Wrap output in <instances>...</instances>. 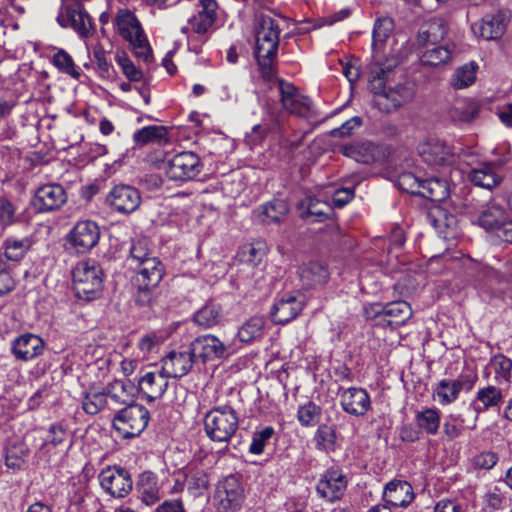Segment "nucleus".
<instances>
[{
    "instance_id": "6e6552de",
    "label": "nucleus",
    "mask_w": 512,
    "mask_h": 512,
    "mask_svg": "<svg viewBox=\"0 0 512 512\" xmlns=\"http://www.w3.org/2000/svg\"><path fill=\"white\" fill-rule=\"evenodd\" d=\"M245 499L244 488L239 479L230 475L217 484L213 503L217 512H238Z\"/></svg>"
},
{
    "instance_id": "c03bdc74",
    "label": "nucleus",
    "mask_w": 512,
    "mask_h": 512,
    "mask_svg": "<svg viewBox=\"0 0 512 512\" xmlns=\"http://www.w3.org/2000/svg\"><path fill=\"white\" fill-rule=\"evenodd\" d=\"M133 140L138 146L150 143L161 144L162 142H167V131L163 126H146L133 134Z\"/></svg>"
},
{
    "instance_id": "aec40b11",
    "label": "nucleus",
    "mask_w": 512,
    "mask_h": 512,
    "mask_svg": "<svg viewBox=\"0 0 512 512\" xmlns=\"http://www.w3.org/2000/svg\"><path fill=\"white\" fill-rule=\"evenodd\" d=\"M504 398V391L500 387L490 384L479 387L469 405L475 414L474 421L482 413L500 409Z\"/></svg>"
},
{
    "instance_id": "69168bd1",
    "label": "nucleus",
    "mask_w": 512,
    "mask_h": 512,
    "mask_svg": "<svg viewBox=\"0 0 512 512\" xmlns=\"http://www.w3.org/2000/svg\"><path fill=\"white\" fill-rule=\"evenodd\" d=\"M449 214H447L446 211L442 209H435L429 213V219L431 221V224L434 226L436 231L439 233L440 236L443 238H449L451 233L445 230L444 228V222Z\"/></svg>"
},
{
    "instance_id": "a878e982",
    "label": "nucleus",
    "mask_w": 512,
    "mask_h": 512,
    "mask_svg": "<svg viewBox=\"0 0 512 512\" xmlns=\"http://www.w3.org/2000/svg\"><path fill=\"white\" fill-rule=\"evenodd\" d=\"M194 359L190 347L184 351H171L162 359L161 369L168 377L180 378L190 372Z\"/></svg>"
},
{
    "instance_id": "c85d7f7f",
    "label": "nucleus",
    "mask_w": 512,
    "mask_h": 512,
    "mask_svg": "<svg viewBox=\"0 0 512 512\" xmlns=\"http://www.w3.org/2000/svg\"><path fill=\"white\" fill-rule=\"evenodd\" d=\"M414 497L411 484L401 480L390 481L383 491V500L393 507H406Z\"/></svg>"
},
{
    "instance_id": "6e6d98bb",
    "label": "nucleus",
    "mask_w": 512,
    "mask_h": 512,
    "mask_svg": "<svg viewBox=\"0 0 512 512\" xmlns=\"http://www.w3.org/2000/svg\"><path fill=\"white\" fill-rule=\"evenodd\" d=\"M150 243L147 238H139L132 242L130 247V260L136 264V266L142 264L146 259L154 258L150 255Z\"/></svg>"
},
{
    "instance_id": "7ed1b4c3",
    "label": "nucleus",
    "mask_w": 512,
    "mask_h": 512,
    "mask_svg": "<svg viewBox=\"0 0 512 512\" xmlns=\"http://www.w3.org/2000/svg\"><path fill=\"white\" fill-rule=\"evenodd\" d=\"M239 428V416L228 404L211 408L204 416V431L213 442L228 443Z\"/></svg>"
},
{
    "instance_id": "39448f33",
    "label": "nucleus",
    "mask_w": 512,
    "mask_h": 512,
    "mask_svg": "<svg viewBox=\"0 0 512 512\" xmlns=\"http://www.w3.org/2000/svg\"><path fill=\"white\" fill-rule=\"evenodd\" d=\"M73 289L78 299L92 301L103 289V271L94 260L80 261L72 271Z\"/></svg>"
},
{
    "instance_id": "dca6fc26",
    "label": "nucleus",
    "mask_w": 512,
    "mask_h": 512,
    "mask_svg": "<svg viewBox=\"0 0 512 512\" xmlns=\"http://www.w3.org/2000/svg\"><path fill=\"white\" fill-rule=\"evenodd\" d=\"M303 297L295 293L277 295L270 311L271 319L276 324H287L294 320L303 310Z\"/></svg>"
},
{
    "instance_id": "de8ad7c7",
    "label": "nucleus",
    "mask_w": 512,
    "mask_h": 512,
    "mask_svg": "<svg viewBox=\"0 0 512 512\" xmlns=\"http://www.w3.org/2000/svg\"><path fill=\"white\" fill-rule=\"evenodd\" d=\"M478 113L476 104L470 100H457L450 110V117L455 122L466 123L475 118Z\"/></svg>"
},
{
    "instance_id": "2eb2a0df",
    "label": "nucleus",
    "mask_w": 512,
    "mask_h": 512,
    "mask_svg": "<svg viewBox=\"0 0 512 512\" xmlns=\"http://www.w3.org/2000/svg\"><path fill=\"white\" fill-rule=\"evenodd\" d=\"M100 239V228L92 220L78 221L67 235L68 243L78 252L86 253L95 247Z\"/></svg>"
},
{
    "instance_id": "c9c22d12",
    "label": "nucleus",
    "mask_w": 512,
    "mask_h": 512,
    "mask_svg": "<svg viewBox=\"0 0 512 512\" xmlns=\"http://www.w3.org/2000/svg\"><path fill=\"white\" fill-rule=\"evenodd\" d=\"M343 153L362 164H373L382 157L380 147L369 141L345 146Z\"/></svg>"
},
{
    "instance_id": "2f4dec72",
    "label": "nucleus",
    "mask_w": 512,
    "mask_h": 512,
    "mask_svg": "<svg viewBox=\"0 0 512 512\" xmlns=\"http://www.w3.org/2000/svg\"><path fill=\"white\" fill-rule=\"evenodd\" d=\"M34 240L31 236L21 239L10 237L7 238L0 248L1 262H7L11 266H15L33 246Z\"/></svg>"
},
{
    "instance_id": "680f3d73",
    "label": "nucleus",
    "mask_w": 512,
    "mask_h": 512,
    "mask_svg": "<svg viewBox=\"0 0 512 512\" xmlns=\"http://www.w3.org/2000/svg\"><path fill=\"white\" fill-rule=\"evenodd\" d=\"M274 429L265 427L261 431L255 432L249 447V452L255 455L263 453L267 441L273 436Z\"/></svg>"
},
{
    "instance_id": "6ab92c4d",
    "label": "nucleus",
    "mask_w": 512,
    "mask_h": 512,
    "mask_svg": "<svg viewBox=\"0 0 512 512\" xmlns=\"http://www.w3.org/2000/svg\"><path fill=\"white\" fill-rule=\"evenodd\" d=\"M106 203L115 211L129 214L138 209L141 203L139 191L129 185H116L106 196Z\"/></svg>"
},
{
    "instance_id": "79ce46f5",
    "label": "nucleus",
    "mask_w": 512,
    "mask_h": 512,
    "mask_svg": "<svg viewBox=\"0 0 512 512\" xmlns=\"http://www.w3.org/2000/svg\"><path fill=\"white\" fill-rule=\"evenodd\" d=\"M265 324V318L262 316L250 317L238 329V339L243 343H250L262 338L265 333Z\"/></svg>"
},
{
    "instance_id": "0e129e2a",
    "label": "nucleus",
    "mask_w": 512,
    "mask_h": 512,
    "mask_svg": "<svg viewBox=\"0 0 512 512\" xmlns=\"http://www.w3.org/2000/svg\"><path fill=\"white\" fill-rule=\"evenodd\" d=\"M28 454V449L25 445L20 444L9 449L6 454V466L12 469H20L24 463V458Z\"/></svg>"
},
{
    "instance_id": "a19ab883",
    "label": "nucleus",
    "mask_w": 512,
    "mask_h": 512,
    "mask_svg": "<svg viewBox=\"0 0 512 512\" xmlns=\"http://www.w3.org/2000/svg\"><path fill=\"white\" fill-rule=\"evenodd\" d=\"M138 491L141 501L149 506L154 505L161 498L156 476L152 472H144L140 475Z\"/></svg>"
},
{
    "instance_id": "49530a36",
    "label": "nucleus",
    "mask_w": 512,
    "mask_h": 512,
    "mask_svg": "<svg viewBox=\"0 0 512 512\" xmlns=\"http://www.w3.org/2000/svg\"><path fill=\"white\" fill-rule=\"evenodd\" d=\"M419 196L434 202H440L448 197V188L446 183L440 179H425Z\"/></svg>"
},
{
    "instance_id": "5701e85b",
    "label": "nucleus",
    "mask_w": 512,
    "mask_h": 512,
    "mask_svg": "<svg viewBox=\"0 0 512 512\" xmlns=\"http://www.w3.org/2000/svg\"><path fill=\"white\" fill-rule=\"evenodd\" d=\"M67 201L65 189L59 184L39 187L33 198V205L39 212H50L62 207Z\"/></svg>"
},
{
    "instance_id": "473e14b6",
    "label": "nucleus",
    "mask_w": 512,
    "mask_h": 512,
    "mask_svg": "<svg viewBox=\"0 0 512 512\" xmlns=\"http://www.w3.org/2000/svg\"><path fill=\"white\" fill-rule=\"evenodd\" d=\"M371 310L375 316L389 317L387 323L395 326L404 325L413 313L406 301H394L384 307L380 304H374L371 306Z\"/></svg>"
},
{
    "instance_id": "b1692460",
    "label": "nucleus",
    "mask_w": 512,
    "mask_h": 512,
    "mask_svg": "<svg viewBox=\"0 0 512 512\" xmlns=\"http://www.w3.org/2000/svg\"><path fill=\"white\" fill-rule=\"evenodd\" d=\"M135 269V282L141 292L157 287L164 275V265L157 257L146 259L142 264L135 266Z\"/></svg>"
},
{
    "instance_id": "20e7f679",
    "label": "nucleus",
    "mask_w": 512,
    "mask_h": 512,
    "mask_svg": "<svg viewBox=\"0 0 512 512\" xmlns=\"http://www.w3.org/2000/svg\"><path fill=\"white\" fill-rule=\"evenodd\" d=\"M115 25L120 36L129 43L134 54L144 61L151 57V47L140 21L129 9H119L115 16Z\"/></svg>"
},
{
    "instance_id": "4be33fe9",
    "label": "nucleus",
    "mask_w": 512,
    "mask_h": 512,
    "mask_svg": "<svg viewBox=\"0 0 512 512\" xmlns=\"http://www.w3.org/2000/svg\"><path fill=\"white\" fill-rule=\"evenodd\" d=\"M347 488V478L339 469L327 470L319 480L316 490L318 494L329 502L342 498Z\"/></svg>"
},
{
    "instance_id": "8fccbe9b",
    "label": "nucleus",
    "mask_w": 512,
    "mask_h": 512,
    "mask_svg": "<svg viewBox=\"0 0 512 512\" xmlns=\"http://www.w3.org/2000/svg\"><path fill=\"white\" fill-rule=\"evenodd\" d=\"M476 80V66L471 64H465L455 70L453 73L450 83L455 89H463Z\"/></svg>"
},
{
    "instance_id": "9d476101",
    "label": "nucleus",
    "mask_w": 512,
    "mask_h": 512,
    "mask_svg": "<svg viewBox=\"0 0 512 512\" xmlns=\"http://www.w3.org/2000/svg\"><path fill=\"white\" fill-rule=\"evenodd\" d=\"M477 380L478 375L474 371L462 372L456 379H442L434 390V397L441 405H449L459 398L461 391L470 392Z\"/></svg>"
},
{
    "instance_id": "423d86ee",
    "label": "nucleus",
    "mask_w": 512,
    "mask_h": 512,
    "mask_svg": "<svg viewBox=\"0 0 512 512\" xmlns=\"http://www.w3.org/2000/svg\"><path fill=\"white\" fill-rule=\"evenodd\" d=\"M150 419L148 409L133 403L120 409L113 418V427L124 437L139 436L147 427Z\"/></svg>"
},
{
    "instance_id": "a18cd8bd",
    "label": "nucleus",
    "mask_w": 512,
    "mask_h": 512,
    "mask_svg": "<svg viewBox=\"0 0 512 512\" xmlns=\"http://www.w3.org/2000/svg\"><path fill=\"white\" fill-rule=\"evenodd\" d=\"M440 411L436 408H427L415 416L417 427L420 431L428 434H437L440 426Z\"/></svg>"
},
{
    "instance_id": "052dcab7",
    "label": "nucleus",
    "mask_w": 512,
    "mask_h": 512,
    "mask_svg": "<svg viewBox=\"0 0 512 512\" xmlns=\"http://www.w3.org/2000/svg\"><path fill=\"white\" fill-rule=\"evenodd\" d=\"M67 437L68 432L66 427L61 423H54L48 428L44 445H52L53 447H57L63 444Z\"/></svg>"
},
{
    "instance_id": "603ef678",
    "label": "nucleus",
    "mask_w": 512,
    "mask_h": 512,
    "mask_svg": "<svg viewBox=\"0 0 512 512\" xmlns=\"http://www.w3.org/2000/svg\"><path fill=\"white\" fill-rule=\"evenodd\" d=\"M482 504L485 511L492 512L505 508L507 498L505 493L498 486H495L485 493Z\"/></svg>"
},
{
    "instance_id": "e2e57ef3",
    "label": "nucleus",
    "mask_w": 512,
    "mask_h": 512,
    "mask_svg": "<svg viewBox=\"0 0 512 512\" xmlns=\"http://www.w3.org/2000/svg\"><path fill=\"white\" fill-rule=\"evenodd\" d=\"M17 221L16 207L7 198H0V226L4 229Z\"/></svg>"
},
{
    "instance_id": "774afa93",
    "label": "nucleus",
    "mask_w": 512,
    "mask_h": 512,
    "mask_svg": "<svg viewBox=\"0 0 512 512\" xmlns=\"http://www.w3.org/2000/svg\"><path fill=\"white\" fill-rule=\"evenodd\" d=\"M362 125V119L358 116H354L344 122L339 128L331 131V135L334 137H346L349 136L352 131L359 128Z\"/></svg>"
},
{
    "instance_id": "ea45409f",
    "label": "nucleus",
    "mask_w": 512,
    "mask_h": 512,
    "mask_svg": "<svg viewBox=\"0 0 512 512\" xmlns=\"http://www.w3.org/2000/svg\"><path fill=\"white\" fill-rule=\"evenodd\" d=\"M506 211L497 204L488 205L478 216V224L486 231L498 232L506 220Z\"/></svg>"
},
{
    "instance_id": "58836bf2",
    "label": "nucleus",
    "mask_w": 512,
    "mask_h": 512,
    "mask_svg": "<svg viewBox=\"0 0 512 512\" xmlns=\"http://www.w3.org/2000/svg\"><path fill=\"white\" fill-rule=\"evenodd\" d=\"M453 51L454 47L449 45L427 47L419 57L420 63L426 67H440L452 59Z\"/></svg>"
},
{
    "instance_id": "5fc2aeb1",
    "label": "nucleus",
    "mask_w": 512,
    "mask_h": 512,
    "mask_svg": "<svg viewBox=\"0 0 512 512\" xmlns=\"http://www.w3.org/2000/svg\"><path fill=\"white\" fill-rule=\"evenodd\" d=\"M314 441L319 450H333L336 442L335 430L328 425L319 426L314 434Z\"/></svg>"
},
{
    "instance_id": "393cba45",
    "label": "nucleus",
    "mask_w": 512,
    "mask_h": 512,
    "mask_svg": "<svg viewBox=\"0 0 512 512\" xmlns=\"http://www.w3.org/2000/svg\"><path fill=\"white\" fill-rule=\"evenodd\" d=\"M422 160L434 168L449 166L454 163L455 155L451 148L440 141H427L419 146Z\"/></svg>"
},
{
    "instance_id": "bb28decb",
    "label": "nucleus",
    "mask_w": 512,
    "mask_h": 512,
    "mask_svg": "<svg viewBox=\"0 0 512 512\" xmlns=\"http://www.w3.org/2000/svg\"><path fill=\"white\" fill-rule=\"evenodd\" d=\"M44 341L35 334H22L12 342L11 351L20 361H30L43 354Z\"/></svg>"
},
{
    "instance_id": "f3484780",
    "label": "nucleus",
    "mask_w": 512,
    "mask_h": 512,
    "mask_svg": "<svg viewBox=\"0 0 512 512\" xmlns=\"http://www.w3.org/2000/svg\"><path fill=\"white\" fill-rule=\"evenodd\" d=\"M191 353L203 363L229 356L228 347L215 335L205 334L190 343Z\"/></svg>"
},
{
    "instance_id": "338daca9",
    "label": "nucleus",
    "mask_w": 512,
    "mask_h": 512,
    "mask_svg": "<svg viewBox=\"0 0 512 512\" xmlns=\"http://www.w3.org/2000/svg\"><path fill=\"white\" fill-rule=\"evenodd\" d=\"M498 461V457L493 452H481L472 458V465L477 469L489 470L493 468Z\"/></svg>"
},
{
    "instance_id": "f8f14e48",
    "label": "nucleus",
    "mask_w": 512,
    "mask_h": 512,
    "mask_svg": "<svg viewBox=\"0 0 512 512\" xmlns=\"http://www.w3.org/2000/svg\"><path fill=\"white\" fill-rule=\"evenodd\" d=\"M278 89L281 104L289 113L307 119L316 116L313 102L308 97L300 94L291 83L279 80Z\"/></svg>"
},
{
    "instance_id": "13d9d810",
    "label": "nucleus",
    "mask_w": 512,
    "mask_h": 512,
    "mask_svg": "<svg viewBox=\"0 0 512 512\" xmlns=\"http://www.w3.org/2000/svg\"><path fill=\"white\" fill-rule=\"evenodd\" d=\"M423 180L415 176L411 172H403L398 176V187L412 195H420Z\"/></svg>"
},
{
    "instance_id": "09e8293b",
    "label": "nucleus",
    "mask_w": 512,
    "mask_h": 512,
    "mask_svg": "<svg viewBox=\"0 0 512 512\" xmlns=\"http://www.w3.org/2000/svg\"><path fill=\"white\" fill-rule=\"evenodd\" d=\"M322 414V409L319 405L312 401L300 405L297 411V419L304 427H312L318 424Z\"/></svg>"
},
{
    "instance_id": "c756f323",
    "label": "nucleus",
    "mask_w": 512,
    "mask_h": 512,
    "mask_svg": "<svg viewBox=\"0 0 512 512\" xmlns=\"http://www.w3.org/2000/svg\"><path fill=\"white\" fill-rule=\"evenodd\" d=\"M467 165L471 168L465 173L469 181L475 186L491 190L501 182V177L497 173V168L491 163H481L476 167L472 166V162L467 161Z\"/></svg>"
},
{
    "instance_id": "cd10ccee",
    "label": "nucleus",
    "mask_w": 512,
    "mask_h": 512,
    "mask_svg": "<svg viewBox=\"0 0 512 512\" xmlns=\"http://www.w3.org/2000/svg\"><path fill=\"white\" fill-rule=\"evenodd\" d=\"M473 33L485 40L500 38L506 29V18L501 12L485 15L480 22L471 26Z\"/></svg>"
},
{
    "instance_id": "0eeeda50",
    "label": "nucleus",
    "mask_w": 512,
    "mask_h": 512,
    "mask_svg": "<svg viewBox=\"0 0 512 512\" xmlns=\"http://www.w3.org/2000/svg\"><path fill=\"white\" fill-rule=\"evenodd\" d=\"M201 9L198 14L189 19V25L193 34L188 37V49L195 54L202 51V45L206 42L205 34L211 28L216 19L217 3L215 0H199Z\"/></svg>"
},
{
    "instance_id": "ddd939ff",
    "label": "nucleus",
    "mask_w": 512,
    "mask_h": 512,
    "mask_svg": "<svg viewBox=\"0 0 512 512\" xmlns=\"http://www.w3.org/2000/svg\"><path fill=\"white\" fill-rule=\"evenodd\" d=\"M101 487L115 498H123L130 493L133 481L128 470L120 466H109L99 476Z\"/></svg>"
},
{
    "instance_id": "bf43d9fd",
    "label": "nucleus",
    "mask_w": 512,
    "mask_h": 512,
    "mask_svg": "<svg viewBox=\"0 0 512 512\" xmlns=\"http://www.w3.org/2000/svg\"><path fill=\"white\" fill-rule=\"evenodd\" d=\"M115 60L129 80L139 81L141 79L142 72L136 68L125 52H116Z\"/></svg>"
},
{
    "instance_id": "1a4fd4ad",
    "label": "nucleus",
    "mask_w": 512,
    "mask_h": 512,
    "mask_svg": "<svg viewBox=\"0 0 512 512\" xmlns=\"http://www.w3.org/2000/svg\"><path fill=\"white\" fill-rule=\"evenodd\" d=\"M394 29V22L389 17L378 18L372 32V63L369 70L376 77L382 73L386 58L392 56L386 55V43Z\"/></svg>"
},
{
    "instance_id": "9b49d317",
    "label": "nucleus",
    "mask_w": 512,
    "mask_h": 512,
    "mask_svg": "<svg viewBox=\"0 0 512 512\" xmlns=\"http://www.w3.org/2000/svg\"><path fill=\"white\" fill-rule=\"evenodd\" d=\"M164 169L170 180L185 182L200 174L202 164L197 154L184 151L174 155Z\"/></svg>"
},
{
    "instance_id": "f257e3e1",
    "label": "nucleus",
    "mask_w": 512,
    "mask_h": 512,
    "mask_svg": "<svg viewBox=\"0 0 512 512\" xmlns=\"http://www.w3.org/2000/svg\"><path fill=\"white\" fill-rule=\"evenodd\" d=\"M398 65L396 57L386 58L385 69L378 77L369 72L370 89L374 94L373 102L379 110L391 112L409 102L415 93L414 85L410 82L399 83L395 86H387L388 75Z\"/></svg>"
},
{
    "instance_id": "f03ea898",
    "label": "nucleus",
    "mask_w": 512,
    "mask_h": 512,
    "mask_svg": "<svg viewBox=\"0 0 512 512\" xmlns=\"http://www.w3.org/2000/svg\"><path fill=\"white\" fill-rule=\"evenodd\" d=\"M280 29L275 19L261 16L256 27L254 55L265 79L274 75L273 63L277 55Z\"/></svg>"
},
{
    "instance_id": "a211bd4d",
    "label": "nucleus",
    "mask_w": 512,
    "mask_h": 512,
    "mask_svg": "<svg viewBox=\"0 0 512 512\" xmlns=\"http://www.w3.org/2000/svg\"><path fill=\"white\" fill-rule=\"evenodd\" d=\"M168 376L162 369L142 371L137 380V391L147 402L160 399L168 388Z\"/></svg>"
},
{
    "instance_id": "f704fd0d",
    "label": "nucleus",
    "mask_w": 512,
    "mask_h": 512,
    "mask_svg": "<svg viewBox=\"0 0 512 512\" xmlns=\"http://www.w3.org/2000/svg\"><path fill=\"white\" fill-rule=\"evenodd\" d=\"M288 211L286 201L273 199L260 205L253 213L255 218L263 224H278L285 218Z\"/></svg>"
},
{
    "instance_id": "412c9836",
    "label": "nucleus",
    "mask_w": 512,
    "mask_h": 512,
    "mask_svg": "<svg viewBox=\"0 0 512 512\" xmlns=\"http://www.w3.org/2000/svg\"><path fill=\"white\" fill-rule=\"evenodd\" d=\"M57 21L62 27H67L70 24L82 38L89 37L94 31L91 17L79 3L66 6L65 17L60 14L57 17Z\"/></svg>"
},
{
    "instance_id": "72a5a7b5",
    "label": "nucleus",
    "mask_w": 512,
    "mask_h": 512,
    "mask_svg": "<svg viewBox=\"0 0 512 512\" xmlns=\"http://www.w3.org/2000/svg\"><path fill=\"white\" fill-rule=\"evenodd\" d=\"M183 471L188 492L195 497L203 495L210 485L208 471L198 463H189Z\"/></svg>"
},
{
    "instance_id": "4468645a",
    "label": "nucleus",
    "mask_w": 512,
    "mask_h": 512,
    "mask_svg": "<svg viewBox=\"0 0 512 512\" xmlns=\"http://www.w3.org/2000/svg\"><path fill=\"white\" fill-rule=\"evenodd\" d=\"M338 397L340 407L350 416L364 417L372 409L371 397L362 387L340 388Z\"/></svg>"
},
{
    "instance_id": "e433bc0d",
    "label": "nucleus",
    "mask_w": 512,
    "mask_h": 512,
    "mask_svg": "<svg viewBox=\"0 0 512 512\" xmlns=\"http://www.w3.org/2000/svg\"><path fill=\"white\" fill-rule=\"evenodd\" d=\"M299 277L304 287L313 288L324 285L329 279V272L325 264L311 261L300 268Z\"/></svg>"
},
{
    "instance_id": "7c9ffc66",
    "label": "nucleus",
    "mask_w": 512,
    "mask_h": 512,
    "mask_svg": "<svg viewBox=\"0 0 512 512\" xmlns=\"http://www.w3.org/2000/svg\"><path fill=\"white\" fill-rule=\"evenodd\" d=\"M447 34V27L440 18H431L424 22L417 33L416 44L419 47L427 48L437 45Z\"/></svg>"
},
{
    "instance_id": "3c124183",
    "label": "nucleus",
    "mask_w": 512,
    "mask_h": 512,
    "mask_svg": "<svg viewBox=\"0 0 512 512\" xmlns=\"http://www.w3.org/2000/svg\"><path fill=\"white\" fill-rule=\"evenodd\" d=\"M105 390L103 392H87L82 400L83 410L90 415L99 413L107 405Z\"/></svg>"
},
{
    "instance_id": "4c0bfd02",
    "label": "nucleus",
    "mask_w": 512,
    "mask_h": 512,
    "mask_svg": "<svg viewBox=\"0 0 512 512\" xmlns=\"http://www.w3.org/2000/svg\"><path fill=\"white\" fill-rule=\"evenodd\" d=\"M107 399L115 405L129 406L135 402V387L131 382L114 380L104 388Z\"/></svg>"
},
{
    "instance_id": "864d4df0",
    "label": "nucleus",
    "mask_w": 512,
    "mask_h": 512,
    "mask_svg": "<svg viewBox=\"0 0 512 512\" xmlns=\"http://www.w3.org/2000/svg\"><path fill=\"white\" fill-rule=\"evenodd\" d=\"M52 62L61 72L76 79L80 77L79 69L76 67L72 57L65 50H58L53 55Z\"/></svg>"
},
{
    "instance_id": "37998d69",
    "label": "nucleus",
    "mask_w": 512,
    "mask_h": 512,
    "mask_svg": "<svg viewBox=\"0 0 512 512\" xmlns=\"http://www.w3.org/2000/svg\"><path fill=\"white\" fill-rule=\"evenodd\" d=\"M222 311L220 305L208 302L193 315L196 325L203 329L212 328L220 323Z\"/></svg>"
},
{
    "instance_id": "4d7b16f0",
    "label": "nucleus",
    "mask_w": 512,
    "mask_h": 512,
    "mask_svg": "<svg viewBox=\"0 0 512 512\" xmlns=\"http://www.w3.org/2000/svg\"><path fill=\"white\" fill-rule=\"evenodd\" d=\"M488 366L494 370L497 379L510 381L512 361L508 357L502 354L495 355L490 359Z\"/></svg>"
}]
</instances>
